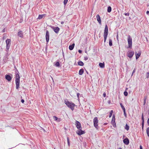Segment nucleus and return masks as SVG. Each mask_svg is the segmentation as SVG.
I'll use <instances>...</instances> for the list:
<instances>
[{
	"label": "nucleus",
	"instance_id": "9b49d317",
	"mask_svg": "<svg viewBox=\"0 0 149 149\" xmlns=\"http://www.w3.org/2000/svg\"><path fill=\"white\" fill-rule=\"evenodd\" d=\"M79 131L78 132H77V133L80 135H81L85 133V132L84 131H82L81 130V129H79Z\"/></svg>",
	"mask_w": 149,
	"mask_h": 149
},
{
	"label": "nucleus",
	"instance_id": "0eeeda50",
	"mask_svg": "<svg viewBox=\"0 0 149 149\" xmlns=\"http://www.w3.org/2000/svg\"><path fill=\"white\" fill-rule=\"evenodd\" d=\"M134 54V51H129L127 53V56L130 58L132 57Z\"/></svg>",
	"mask_w": 149,
	"mask_h": 149
},
{
	"label": "nucleus",
	"instance_id": "6e6552de",
	"mask_svg": "<svg viewBox=\"0 0 149 149\" xmlns=\"http://www.w3.org/2000/svg\"><path fill=\"white\" fill-rule=\"evenodd\" d=\"M46 39L47 42H48L49 39V33L48 31H47L46 35Z\"/></svg>",
	"mask_w": 149,
	"mask_h": 149
},
{
	"label": "nucleus",
	"instance_id": "6e6d98bb",
	"mask_svg": "<svg viewBox=\"0 0 149 149\" xmlns=\"http://www.w3.org/2000/svg\"><path fill=\"white\" fill-rule=\"evenodd\" d=\"M63 22H61V24H63Z\"/></svg>",
	"mask_w": 149,
	"mask_h": 149
},
{
	"label": "nucleus",
	"instance_id": "393cba45",
	"mask_svg": "<svg viewBox=\"0 0 149 149\" xmlns=\"http://www.w3.org/2000/svg\"><path fill=\"white\" fill-rule=\"evenodd\" d=\"M44 16V15H39L38 16V19H41L42 18H43V16Z\"/></svg>",
	"mask_w": 149,
	"mask_h": 149
},
{
	"label": "nucleus",
	"instance_id": "603ef678",
	"mask_svg": "<svg viewBox=\"0 0 149 149\" xmlns=\"http://www.w3.org/2000/svg\"><path fill=\"white\" fill-rule=\"evenodd\" d=\"M117 39L118 40V35H117Z\"/></svg>",
	"mask_w": 149,
	"mask_h": 149
},
{
	"label": "nucleus",
	"instance_id": "a211bd4d",
	"mask_svg": "<svg viewBox=\"0 0 149 149\" xmlns=\"http://www.w3.org/2000/svg\"><path fill=\"white\" fill-rule=\"evenodd\" d=\"M84 70L83 69H81L79 71V74L80 75H82L84 73Z\"/></svg>",
	"mask_w": 149,
	"mask_h": 149
},
{
	"label": "nucleus",
	"instance_id": "4d7b16f0",
	"mask_svg": "<svg viewBox=\"0 0 149 149\" xmlns=\"http://www.w3.org/2000/svg\"><path fill=\"white\" fill-rule=\"evenodd\" d=\"M148 114L149 115V110L148 111Z\"/></svg>",
	"mask_w": 149,
	"mask_h": 149
},
{
	"label": "nucleus",
	"instance_id": "864d4df0",
	"mask_svg": "<svg viewBox=\"0 0 149 149\" xmlns=\"http://www.w3.org/2000/svg\"><path fill=\"white\" fill-rule=\"evenodd\" d=\"M118 149H122V148H118Z\"/></svg>",
	"mask_w": 149,
	"mask_h": 149
},
{
	"label": "nucleus",
	"instance_id": "9d476101",
	"mask_svg": "<svg viewBox=\"0 0 149 149\" xmlns=\"http://www.w3.org/2000/svg\"><path fill=\"white\" fill-rule=\"evenodd\" d=\"M5 78L8 81H10L12 79V77L9 75H5Z\"/></svg>",
	"mask_w": 149,
	"mask_h": 149
},
{
	"label": "nucleus",
	"instance_id": "e433bc0d",
	"mask_svg": "<svg viewBox=\"0 0 149 149\" xmlns=\"http://www.w3.org/2000/svg\"><path fill=\"white\" fill-rule=\"evenodd\" d=\"M68 1V0H64V4L65 5H66Z\"/></svg>",
	"mask_w": 149,
	"mask_h": 149
},
{
	"label": "nucleus",
	"instance_id": "5fc2aeb1",
	"mask_svg": "<svg viewBox=\"0 0 149 149\" xmlns=\"http://www.w3.org/2000/svg\"><path fill=\"white\" fill-rule=\"evenodd\" d=\"M127 89H128V88H126V90H127Z\"/></svg>",
	"mask_w": 149,
	"mask_h": 149
},
{
	"label": "nucleus",
	"instance_id": "a878e982",
	"mask_svg": "<svg viewBox=\"0 0 149 149\" xmlns=\"http://www.w3.org/2000/svg\"><path fill=\"white\" fill-rule=\"evenodd\" d=\"M55 65L57 67L59 66L60 63H59V62H56L55 64Z\"/></svg>",
	"mask_w": 149,
	"mask_h": 149
},
{
	"label": "nucleus",
	"instance_id": "cd10ccee",
	"mask_svg": "<svg viewBox=\"0 0 149 149\" xmlns=\"http://www.w3.org/2000/svg\"><path fill=\"white\" fill-rule=\"evenodd\" d=\"M120 105L121 106V107L122 109H123V110H125V108L124 107V106L123 105V104L122 103L120 104Z\"/></svg>",
	"mask_w": 149,
	"mask_h": 149
},
{
	"label": "nucleus",
	"instance_id": "f257e3e1",
	"mask_svg": "<svg viewBox=\"0 0 149 149\" xmlns=\"http://www.w3.org/2000/svg\"><path fill=\"white\" fill-rule=\"evenodd\" d=\"M18 71L15 72V84L16 85V88L18 89L19 86L20 82V77L18 74Z\"/></svg>",
	"mask_w": 149,
	"mask_h": 149
},
{
	"label": "nucleus",
	"instance_id": "f3484780",
	"mask_svg": "<svg viewBox=\"0 0 149 149\" xmlns=\"http://www.w3.org/2000/svg\"><path fill=\"white\" fill-rule=\"evenodd\" d=\"M74 44L73 43L71 45H70L69 46V48L70 50H72L73 49L74 46Z\"/></svg>",
	"mask_w": 149,
	"mask_h": 149
},
{
	"label": "nucleus",
	"instance_id": "72a5a7b5",
	"mask_svg": "<svg viewBox=\"0 0 149 149\" xmlns=\"http://www.w3.org/2000/svg\"><path fill=\"white\" fill-rule=\"evenodd\" d=\"M67 142H68V145L69 146H70V141H69V139L68 137H67Z\"/></svg>",
	"mask_w": 149,
	"mask_h": 149
},
{
	"label": "nucleus",
	"instance_id": "37998d69",
	"mask_svg": "<svg viewBox=\"0 0 149 149\" xmlns=\"http://www.w3.org/2000/svg\"><path fill=\"white\" fill-rule=\"evenodd\" d=\"M78 52L80 53H82V51L80 50H78Z\"/></svg>",
	"mask_w": 149,
	"mask_h": 149
},
{
	"label": "nucleus",
	"instance_id": "4468645a",
	"mask_svg": "<svg viewBox=\"0 0 149 149\" xmlns=\"http://www.w3.org/2000/svg\"><path fill=\"white\" fill-rule=\"evenodd\" d=\"M97 19L99 23L100 24H101V20L100 17L99 15H96Z\"/></svg>",
	"mask_w": 149,
	"mask_h": 149
},
{
	"label": "nucleus",
	"instance_id": "ddd939ff",
	"mask_svg": "<svg viewBox=\"0 0 149 149\" xmlns=\"http://www.w3.org/2000/svg\"><path fill=\"white\" fill-rule=\"evenodd\" d=\"M123 143L127 145L129 143V140L128 139H125L123 140Z\"/></svg>",
	"mask_w": 149,
	"mask_h": 149
},
{
	"label": "nucleus",
	"instance_id": "a18cd8bd",
	"mask_svg": "<svg viewBox=\"0 0 149 149\" xmlns=\"http://www.w3.org/2000/svg\"><path fill=\"white\" fill-rule=\"evenodd\" d=\"M147 123H148V125L149 126V118L148 119V121H147Z\"/></svg>",
	"mask_w": 149,
	"mask_h": 149
},
{
	"label": "nucleus",
	"instance_id": "49530a36",
	"mask_svg": "<svg viewBox=\"0 0 149 149\" xmlns=\"http://www.w3.org/2000/svg\"><path fill=\"white\" fill-rule=\"evenodd\" d=\"M21 101V102L22 103H24V100L23 99Z\"/></svg>",
	"mask_w": 149,
	"mask_h": 149
},
{
	"label": "nucleus",
	"instance_id": "7c9ffc66",
	"mask_svg": "<svg viewBox=\"0 0 149 149\" xmlns=\"http://www.w3.org/2000/svg\"><path fill=\"white\" fill-rule=\"evenodd\" d=\"M113 112V110H111L110 111V114L109 116V118H110L111 116L112 115Z\"/></svg>",
	"mask_w": 149,
	"mask_h": 149
},
{
	"label": "nucleus",
	"instance_id": "c85d7f7f",
	"mask_svg": "<svg viewBox=\"0 0 149 149\" xmlns=\"http://www.w3.org/2000/svg\"><path fill=\"white\" fill-rule=\"evenodd\" d=\"M147 99V97L145 96L144 97V103H143L144 105H145L146 103Z\"/></svg>",
	"mask_w": 149,
	"mask_h": 149
},
{
	"label": "nucleus",
	"instance_id": "79ce46f5",
	"mask_svg": "<svg viewBox=\"0 0 149 149\" xmlns=\"http://www.w3.org/2000/svg\"><path fill=\"white\" fill-rule=\"evenodd\" d=\"M142 120L143 121V122H144V119H143V114H142Z\"/></svg>",
	"mask_w": 149,
	"mask_h": 149
},
{
	"label": "nucleus",
	"instance_id": "1a4fd4ad",
	"mask_svg": "<svg viewBox=\"0 0 149 149\" xmlns=\"http://www.w3.org/2000/svg\"><path fill=\"white\" fill-rule=\"evenodd\" d=\"M17 35L21 38L23 37V33L22 31H19L17 33Z\"/></svg>",
	"mask_w": 149,
	"mask_h": 149
},
{
	"label": "nucleus",
	"instance_id": "dca6fc26",
	"mask_svg": "<svg viewBox=\"0 0 149 149\" xmlns=\"http://www.w3.org/2000/svg\"><path fill=\"white\" fill-rule=\"evenodd\" d=\"M141 55V52H139L137 54L136 52L135 53V55L136 59H137Z\"/></svg>",
	"mask_w": 149,
	"mask_h": 149
},
{
	"label": "nucleus",
	"instance_id": "39448f33",
	"mask_svg": "<svg viewBox=\"0 0 149 149\" xmlns=\"http://www.w3.org/2000/svg\"><path fill=\"white\" fill-rule=\"evenodd\" d=\"M127 41L128 44V47L131 48L132 47V39L130 35L128 36Z\"/></svg>",
	"mask_w": 149,
	"mask_h": 149
},
{
	"label": "nucleus",
	"instance_id": "6ab92c4d",
	"mask_svg": "<svg viewBox=\"0 0 149 149\" xmlns=\"http://www.w3.org/2000/svg\"><path fill=\"white\" fill-rule=\"evenodd\" d=\"M99 65L100 66V67L102 68H104L105 66L104 64V63H99Z\"/></svg>",
	"mask_w": 149,
	"mask_h": 149
},
{
	"label": "nucleus",
	"instance_id": "2eb2a0df",
	"mask_svg": "<svg viewBox=\"0 0 149 149\" xmlns=\"http://www.w3.org/2000/svg\"><path fill=\"white\" fill-rule=\"evenodd\" d=\"M54 31L56 33H58L59 31V28L58 27H55L53 29Z\"/></svg>",
	"mask_w": 149,
	"mask_h": 149
},
{
	"label": "nucleus",
	"instance_id": "ea45409f",
	"mask_svg": "<svg viewBox=\"0 0 149 149\" xmlns=\"http://www.w3.org/2000/svg\"><path fill=\"white\" fill-rule=\"evenodd\" d=\"M126 16H129L130 14L129 13H127L124 14Z\"/></svg>",
	"mask_w": 149,
	"mask_h": 149
},
{
	"label": "nucleus",
	"instance_id": "a19ab883",
	"mask_svg": "<svg viewBox=\"0 0 149 149\" xmlns=\"http://www.w3.org/2000/svg\"><path fill=\"white\" fill-rule=\"evenodd\" d=\"M79 95H80V94L79 93H77V97H78V100H79Z\"/></svg>",
	"mask_w": 149,
	"mask_h": 149
},
{
	"label": "nucleus",
	"instance_id": "c03bdc74",
	"mask_svg": "<svg viewBox=\"0 0 149 149\" xmlns=\"http://www.w3.org/2000/svg\"><path fill=\"white\" fill-rule=\"evenodd\" d=\"M146 13L148 15H149V11H147L146 12Z\"/></svg>",
	"mask_w": 149,
	"mask_h": 149
},
{
	"label": "nucleus",
	"instance_id": "f03ea898",
	"mask_svg": "<svg viewBox=\"0 0 149 149\" xmlns=\"http://www.w3.org/2000/svg\"><path fill=\"white\" fill-rule=\"evenodd\" d=\"M64 102L66 105L70 108L72 111L74 110V107L76 106L72 102H70L67 100H65Z\"/></svg>",
	"mask_w": 149,
	"mask_h": 149
},
{
	"label": "nucleus",
	"instance_id": "7ed1b4c3",
	"mask_svg": "<svg viewBox=\"0 0 149 149\" xmlns=\"http://www.w3.org/2000/svg\"><path fill=\"white\" fill-rule=\"evenodd\" d=\"M108 29L107 26V25H105V29L104 32V42H105L106 41V39L108 35Z\"/></svg>",
	"mask_w": 149,
	"mask_h": 149
},
{
	"label": "nucleus",
	"instance_id": "de8ad7c7",
	"mask_svg": "<svg viewBox=\"0 0 149 149\" xmlns=\"http://www.w3.org/2000/svg\"><path fill=\"white\" fill-rule=\"evenodd\" d=\"M103 96L104 97H105L106 96V94L105 93H104L103 94Z\"/></svg>",
	"mask_w": 149,
	"mask_h": 149
},
{
	"label": "nucleus",
	"instance_id": "3c124183",
	"mask_svg": "<svg viewBox=\"0 0 149 149\" xmlns=\"http://www.w3.org/2000/svg\"><path fill=\"white\" fill-rule=\"evenodd\" d=\"M131 92H132V91H130H130H129L128 92L129 93H130Z\"/></svg>",
	"mask_w": 149,
	"mask_h": 149
},
{
	"label": "nucleus",
	"instance_id": "c756f323",
	"mask_svg": "<svg viewBox=\"0 0 149 149\" xmlns=\"http://www.w3.org/2000/svg\"><path fill=\"white\" fill-rule=\"evenodd\" d=\"M146 132L148 136L149 137V127L147 128L146 130Z\"/></svg>",
	"mask_w": 149,
	"mask_h": 149
},
{
	"label": "nucleus",
	"instance_id": "4c0bfd02",
	"mask_svg": "<svg viewBox=\"0 0 149 149\" xmlns=\"http://www.w3.org/2000/svg\"><path fill=\"white\" fill-rule=\"evenodd\" d=\"M88 57L87 56H86L84 57V60L85 61L88 60Z\"/></svg>",
	"mask_w": 149,
	"mask_h": 149
},
{
	"label": "nucleus",
	"instance_id": "5701e85b",
	"mask_svg": "<svg viewBox=\"0 0 149 149\" xmlns=\"http://www.w3.org/2000/svg\"><path fill=\"white\" fill-rule=\"evenodd\" d=\"M111 10V6H109L107 9V11L109 13H110Z\"/></svg>",
	"mask_w": 149,
	"mask_h": 149
},
{
	"label": "nucleus",
	"instance_id": "58836bf2",
	"mask_svg": "<svg viewBox=\"0 0 149 149\" xmlns=\"http://www.w3.org/2000/svg\"><path fill=\"white\" fill-rule=\"evenodd\" d=\"M124 112V114L125 116H126V114L125 112V110L123 111Z\"/></svg>",
	"mask_w": 149,
	"mask_h": 149
},
{
	"label": "nucleus",
	"instance_id": "09e8293b",
	"mask_svg": "<svg viewBox=\"0 0 149 149\" xmlns=\"http://www.w3.org/2000/svg\"><path fill=\"white\" fill-rule=\"evenodd\" d=\"M140 149H142V147L141 146H140Z\"/></svg>",
	"mask_w": 149,
	"mask_h": 149
},
{
	"label": "nucleus",
	"instance_id": "473e14b6",
	"mask_svg": "<svg viewBox=\"0 0 149 149\" xmlns=\"http://www.w3.org/2000/svg\"><path fill=\"white\" fill-rule=\"evenodd\" d=\"M124 94L125 96H127L128 95L127 92L126 91H125L124 92Z\"/></svg>",
	"mask_w": 149,
	"mask_h": 149
},
{
	"label": "nucleus",
	"instance_id": "aec40b11",
	"mask_svg": "<svg viewBox=\"0 0 149 149\" xmlns=\"http://www.w3.org/2000/svg\"><path fill=\"white\" fill-rule=\"evenodd\" d=\"M11 40L9 39H7L6 41V44H10Z\"/></svg>",
	"mask_w": 149,
	"mask_h": 149
},
{
	"label": "nucleus",
	"instance_id": "20e7f679",
	"mask_svg": "<svg viewBox=\"0 0 149 149\" xmlns=\"http://www.w3.org/2000/svg\"><path fill=\"white\" fill-rule=\"evenodd\" d=\"M93 122L94 126L97 130H98V121L97 118V117H95L94 118L93 120Z\"/></svg>",
	"mask_w": 149,
	"mask_h": 149
},
{
	"label": "nucleus",
	"instance_id": "bb28decb",
	"mask_svg": "<svg viewBox=\"0 0 149 149\" xmlns=\"http://www.w3.org/2000/svg\"><path fill=\"white\" fill-rule=\"evenodd\" d=\"M6 50L8 51V49H9L10 46V44H6Z\"/></svg>",
	"mask_w": 149,
	"mask_h": 149
},
{
	"label": "nucleus",
	"instance_id": "4be33fe9",
	"mask_svg": "<svg viewBox=\"0 0 149 149\" xmlns=\"http://www.w3.org/2000/svg\"><path fill=\"white\" fill-rule=\"evenodd\" d=\"M109 45L110 46H111L112 45V40L111 39H109Z\"/></svg>",
	"mask_w": 149,
	"mask_h": 149
},
{
	"label": "nucleus",
	"instance_id": "b1692460",
	"mask_svg": "<svg viewBox=\"0 0 149 149\" xmlns=\"http://www.w3.org/2000/svg\"><path fill=\"white\" fill-rule=\"evenodd\" d=\"M125 129V130H126L127 131L129 130V127L127 124H126V125Z\"/></svg>",
	"mask_w": 149,
	"mask_h": 149
},
{
	"label": "nucleus",
	"instance_id": "8fccbe9b",
	"mask_svg": "<svg viewBox=\"0 0 149 149\" xmlns=\"http://www.w3.org/2000/svg\"><path fill=\"white\" fill-rule=\"evenodd\" d=\"M135 72V70H133V72H132V74H133Z\"/></svg>",
	"mask_w": 149,
	"mask_h": 149
},
{
	"label": "nucleus",
	"instance_id": "f8f14e48",
	"mask_svg": "<svg viewBox=\"0 0 149 149\" xmlns=\"http://www.w3.org/2000/svg\"><path fill=\"white\" fill-rule=\"evenodd\" d=\"M115 117L114 115H113L112 117V118L111 120V123L114 126L115 125H116V123L115 122Z\"/></svg>",
	"mask_w": 149,
	"mask_h": 149
},
{
	"label": "nucleus",
	"instance_id": "c9c22d12",
	"mask_svg": "<svg viewBox=\"0 0 149 149\" xmlns=\"http://www.w3.org/2000/svg\"><path fill=\"white\" fill-rule=\"evenodd\" d=\"M61 118H58L56 121L57 122H60L61 121Z\"/></svg>",
	"mask_w": 149,
	"mask_h": 149
},
{
	"label": "nucleus",
	"instance_id": "f704fd0d",
	"mask_svg": "<svg viewBox=\"0 0 149 149\" xmlns=\"http://www.w3.org/2000/svg\"><path fill=\"white\" fill-rule=\"evenodd\" d=\"M146 76L147 78H148L149 77V72H147L146 74Z\"/></svg>",
	"mask_w": 149,
	"mask_h": 149
},
{
	"label": "nucleus",
	"instance_id": "2f4dec72",
	"mask_svg": "<svg viewBox=\"0 0 149 149\" xmlns=\"http://www.w3.org/2000/svg\"><path fill=\"white\" fill-rule=\"evenodd\" d=\"M53 118L54 120L57 121L58 118L56 116H53Z\"/></svg>",
	"mask_w": 149,
	"mask_h": 149
},
{
	"label": "nucleus",
	"instance_id": "412c9836",
	"mask_svg": "<svg viewBox=\"0 0 149 149\" xmlns=\"http://www.w3.org/2000/svg\"><path fill=\"white\" fill-rule=\"evenodd\" d=\"M78 64L79 65L82 66L84 65L83 63L81 61H79L78 62Z\"/></svg>",
	"mask_w": 149,
	"mask_h": 149
},
{
	"label": "nucleus",
	"instance_id": "423d86ee",
	"mask_svg": "<svg viewBox=\"0 0 149 149\" xmlns=\"http://www.w3.org/2000/svg\"><path fill=\"white\" fill-rule=\"evenodd\" d=\"M75 125L78 129H81V124L79 121L76 120L75 122Z\"/></svg>",
	"mask_w": 149,
	"mask_h": 149
}]
</instances>
